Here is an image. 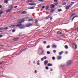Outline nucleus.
Returning a JSON list of instances; mask_svg holds the SVG:
<instances>
[{
    "instance_id": "62",
    "label": "nucleus",
    "mask_w": 78,
    "mask_h": 78,
    "mask_svg": "<svg viewBox=\"0 0 78 78\" xmlns=\"http://www.w3.org/2000/svg\"><path fill=\"white\" fill-rule=\"evenodd\" d=\"M39 62H40L39 60H38L37 61V62H38V63H39Z\"/></svg>"
},
{
    "instance_id": "50",
    "label": "nucleus",
    "mask_w": 78,
    "mask_h": 78,
    "mask_svg": "<svg viewBox=\"0 0 78 78\" xmlns=\"http://www.w3.org/2000/svg\"><path fill=\"white\" fill-rule=\"evenodd\" d=\"M2 37H3V35H0V38Z\"/></svg>"
},
{
    "instance_id": "53",
    "label": "nucleus",
    "mask_w": 78,
    "mask_h": 78,
    "mask_svg": "<svg viewBox=\"0 0 78 78\" xmlns=\"http://www.w3.org/2000/svg\"><path fill=\"white\" fill-rule=\"evenodd\" d=\"M41 61H44V58H42L41 59Z\"/></svg>"
},
{
    "instance_id": "23",
    "label": "nucleus",
    "mask_w": 78,
    "mask_h": 78,
    "mask_svg": "<svg viewBox=\"0 0 78 78\" xmlns=\"http://www.w3.org/2000/svg\"><path fill=\"white\" fill-rule=\"evenodd\" d=\"M63 53H64V51H61V52H60L59 53V55H62V54Z\"/></svg>"
},
{
    "instance_id": "36",
    "label": "nucleus",
    "mask_w": 78,
    "mask_h": 78,
    "mask_svg": "<svg viewBox=\"0 0 78 78\" xmlns=\"http://www.w3.org/2000/svg\"><path fill=\"white\" fill-rule=\"evenodd\" d=\"M45 69H46V70H48V66H46L45 68Z\"/></svg>"
},
{
    "instance_id": "20",
    "label": "nucleus",
    "mask_w": 78,
    "mask_h": 78,
    "mask_svg": "<svg viewBox=\"0 0 78 78\" xmlns=\"http://www.w3.org/2000/svg\"><path fill=\"white\" fill-rule=\"evenodd\" d=\"M38 7H39V8H41L42 7V5L41 4H39L37 5Z\"/></svg>"
},
{
    "instance_id": "40",
    "label": "nucleus",
    "mask_w": 78,
    "mask_h": 78,
    "mask_svg": "<svg viewBox=\"0 0 78 78\" xmlns=\"http://www.w3.org/2000/svg\"><path fill=\"white\" fill-rule=\"evenodd\" d=\"M52 59L53 60H55V57H52Z\"/></svg>"
},
{
    "instance_id": "34",
    "label": "nucleus",
    "mask_w": 78,
    "mask_h": 78,
    "mask_svg": "<svg viewBox=\"0 0 78 78\" xmlns=\"http://www.w3.org/2000/svg\"><path fill=\"white\" fill-rule=\"evenodd\" d=\"M50 47V45H48L47 47L46 48H49Z\"/></svg>"
},
{
    "instance_id": "31",
    "label": "nucleus",
    "mask_w": 78,
    "mask_h": 78,
    "mask_svg": "<svg viewBox=\"0 0 78 78\" xmlns=\"http://www.w3.org/2000/svg\"><path fill=\"white\" fill-rule=\"evenodd\" d=\"M3 11H0V14H2L3 13Z\"/></svg>"
},
{
    "instance_id": "54",
    "label": "nucleus",
    "mask_w": 78,
    "mask_h": 78,
    "mask_svg": "<svg viewBox=\"0 0 78 78\" xmlns=\"http://www.w3.org/2000/svg\"><path fill=\"white\" fill-rule=\"evenodd\" d=\"M2 63H3V62H0V64H2Z\"/></svg>"
},
{
    "instance_id": "18",
    "label": "nucleus",
    "mask_w": 78,
    "mask_h": 78,
    "mask_svg": "<svg viewBox=\"0 0 78 78\" xmlns=\"http://www.w3.org/2000/svg\"><path fill=\"white\" fill-rule=\"evenodd\" d=\"M75 17H77V16H75L73 17L72 20V21H73V19H75Z\"/></svg>"
},
{
    "instance_id": "2",
    "label": "nucleus",
    "mask_w": 78,
    "mask_h": 78,
    "mask_svg": "<svg viewBox=\"0 0 78 78\" xmlns=\"http://www.w3.org/2000/svg\"><path fill=\"white\" fill-rule=\"evenodd\" d=\"M17 27H19L20 29H23L25 28V25L23 24L22 26V24H18L16 26Z\"/></svg>"
},
{
    "instance_id": "60",
    "label": "nucleus",
    "mask_w": 78,
    "mask_h": 78,
    "mask_svg": "<svg viewBox=\"0 0 78 78\" xmlns=\"http://www.w3.org/2000/svg\"><path fill=\"white\" fill-rule=\"evenodd\" d=\"M51 71L52 72V71H53V69H51Z\"/></svg>"
},
{
    "instance_id": "37",
    "label": "nucleus",
    "mask_w": 78,
    "mask_h": 78,
    "mask_svg": "<svg viewBox=\"0 0 78 78\" xmlns=\"http://www.w3.org/2000/svg\"><path fill=\"white\" fill-rule=\"evenodd\" d=\"M54 2H55L56 3H57V2H58V0H55L54 1Z\"/></svg>"
},
{
    "instance_id": "47",
    "label": "nucleus",
    "mask_w": 78,
    "mask_h": 78,
    "mask_svg": "<svg viewBox=\"0 0 78 78\" xmlns=\"http://www.w3.org/2000/svg\"><path fill=\"white\" fill-rule=\"evenodd\" d=\"M15 31H16V30H12V32L13 33H14V32H15Z\"/></svg>"
},
{
    "instance_id": "25",
    "label": "nucleus",
    "mask_w": 78,
    "mask_h": 78,
    "mask_svg": "<svg viewBox=\"0 0 78 78\" xmlns=\"http://www.w3.org/2000/svg\"><path fill=\"white\" fill-rule=\"evenodd\" d=\"M65 48L66 49H68V47L67 45H65Z\"/></svg>"
},
{
    "instance_id": "32",
    "label": "nucleus",
    "mask_w": 78,
    "mask_h": 78,
    "mask_svg": "<svg viewBox=\"0 0 78 78\" xmlns=\"http://www.w3.org/2000/svg\"><path fill=\"white\" fill-rule=\"evenodd\" d=\"M47 53L48 54H50V51H47Z\"/></svg>"
},
{
    "instance_id": "17",
    "label": "nucleus",
    "mask_w": 78,
    "mask_h": 78,
    "mask_svg": "<svg viewBox=\"0 0 78 78\" xmlns=\"http://www.w3.org/2000/svg\"><path fill=\"white\" fill-rule=\"evenodd\" d=\"M19 40V38H15L14 39V41H18Z\"/></svg>"
},
{
    "instance_id": "35",
    "label": "nucleus",
    "mask_w": 78,
    "mask_h": 78,
    "mask_svg": "<svg viewBox=\"0 0 78 78\" xmlns=\"http://www.w3.org/2000/svg\"><path fill=\"white\" fill-rule=\"evenodd\" d=\"M75 30L77 31V32H78V27H77L76 29H75Z\"/></svg>"
},
{
    "instance_id": "19",
    "label": "nucleus",
    "mask_w": 78,
    "mask_h": 78,
    "mask_svg": "<svg viewBox=\"0 0 78 78\" xmlns=\"http://www.w3.org/2000/svg\"><path fill=\"white\" fill-rule=\"evenodd\" d=\"M14 27H15V26L14 25H12L10 26V28H14Z\"/></svg>"
},
{
    "instance_id": "16",
    "label": "nucleus",
    "mask_w": 78,
    "mask_h": 78,
    "mask_svg": "<svg viewBox=\"0 0 78 78\" xmlns=\"http://www.w3.org/2000/svg\"><path fill=\"white\" fill-rule=\"evenodd\" d=\"M57 34H62V33L60 31H58L57 32Z\"/></svg>"
},
{
    "instance_id": "42",
    "label": "nucleus",
    "mask_w": 78,
    "mask_h": 78,
    "mask_svg": "<svg viewBox=\"0 0 78 78\" xmlns=\"http://www.w3.org/2000/svg\"><path fill=\"white\" fill-rule=\"evenodd\" d=\"M29 9H34V8L33 7H31L29 8Z\"/></svg>"
},
{
    "instance_id": "30",
    "label": "nucleus",
    "mask_w": 78,
    "mask_h": 78,
    "mask_svg": "<svg viewBox=\"0 0 78 78\" xmlns=\"http://www.w3.org/2000/svg\"><path fill=\"white\" fill-rule=\"evenodd\" d=\"M75 49H76L77 48V45L76 44H75Z\"/></svg>"
},
{
    "instance_id": "8",
    "label": "nucleus",
    "mask_w": 78,
    "mask_h": 78,
    "mask_svg": "<svg viewBox=\"0 0 78 78\" xmlns=\"http://www.w3.org/2000/svg\"><path fill=\"white\" fill-rule=\"evenodd\" d=\"M27 12L26 11H24L21 12V13L23 14H27Z\"/></svg>"
},
{
    "instance_id": "56",
    "label": "nucleus",
    "mask_w": 78,
    "mask_h": 78,
    "mask_svg": "<svg viewBox=\"0 0 78 78\" xmlns=\"http://www.w3.org/2000/svg\"><path fill=\"white\" fill-rule=\"evenodd\" d=\"M53 19V18L52 17H50V20H52Z\"/></svg>"
},
{
    "instance_id": "5",
    "label": "nucleus",
    "mask_w": 78,
    "mask_h": 78,
    "mask_svg": "<svg viewBox=\"0 0 78 78\" xmlns=\"http://www.w3.org/2000/svg\"><path fill=\"white\" fill-rule=\"evenodd\" d=\"M67 64L68 65H70L72 64V61L70 60L69 61H68L67 62Z\"/></svg>"
},
{
    "instance_id": "46",
    "label": "nucleus",
    "mask_w": 78,
    "mask_h": 78,
    "mask_svg": "<svg viewBox=\"0 0 78 78\" xmlns=\"http://www.w3.org/2000/svg\"><path fill=\"white\" fill-rule=\"evenodd\" d=\"M26 50V48H25L21 52H22V51H24V50Z\"/></svg>"
},
{
    "instance_id": "61",
    "label": "nucleus",
    "mask_w": 78,
    "mask_h": 78,
    "mask_svg": "<svg viewBox=\"0 0 78 78\" xmlns=\"http://www.w3.org/2000/svg\"><path fill=\"white\" fill-rule=\"evenodd\" d=\"M2 6L1 5H0V9L1 8H2Z\"/></svg>"
},
{
    "instance_id": "63",
    "label": "nucleus",
    "mask_w": 78,
    "mask_h": 78,
    "mask_svg": "<svg viewBox=\"0 0 78 78\" xmlns=\"http://www.w3.org/2000/svg\"><path fill=\"white\" fill-rule=\"evenodd\" d=\"M73 45H76V44H75V43H73Z\"/></svg>"
},
{
    "instance_id": "57",
    "label": "nucleus",
    "mask_w": 78,
    "mask_h": 78,
    "mask_svg": "<svg viewBox=\"0 0 78 78\" xmlns=\"http://www.w3.org/2000/svg\"><path fill=\"white\" fill-rule=\"evenodd\" d=\"M61 36H62V37H63L64 36V35L63 34L61 35Z\"/></svg>"
},
{
    "instance_id": "51",
    "label": "nucleus",
    "mask_w": 78,
    "mask_h": 78,
    "mask_svg": "<svg viewBox=\"0 0 78 78\" xmlns=\"http://www.w3.org/2000/svg\"><path fill=\"white\" fill-rule=\"evenodd\" d=\"M42 8H43V9H44V8H45V6H43L42 7Z\"/></svg>"
},
{
    "instance_id": "38",
    "label": "nucleus",
    "mask_w": 78,
    "mask_h": 78,
    "mask_svg": "<svg viewBox=\"0 0 78 78\" xmlns=\"http://www.w3.org/2000/svg\"><path fill=\"white\" fill-rule=\"evenodd\" d=\"M75 13H74L73 14H72L71 16H74V15H75Z\"/></svg>"
},
{
    "instance_id": "21",
    "label": "nucleus",
    "mask_w": 78,
    "mask_h": 78,
    "mask_svg": "<svg viewBox=\"0 0 78 78\" xmlns=\"http://www.w3.org/2000/svg\"><path fill=\"white\" fill-rule=\"evenodd\" d=\"M32 21H33V19H29L28 20L29 22H32Z\"/></svg>"
},
{
    "instance_id": "59",
    "label": "nucleus",
    "mask_w": 78,
    "mask_h": 78,
    "mask_svg": "<svg viewBox=\"0 0 78 78\" xmlns=\"http://www.w3.org/2000/svg\"><path fill=\"white\" fill-rule=\"evenodd\" d=\"M17 7V6H16L14 7V8H16Z\"/></svg>"
},
{
    "instance_id": "55",
    "label": "nucleus",
    "mask_w": 78,
    "mask_h": 78,
    "mask_svg": "<svg viewBox=\"0 0 78 78\" xmlns=\"http://www.w3.org/2000/svg\"><path fill=\"white\" fill-rule=\"evenodd\" d=\"M37 65H38V66H39L40 65L39 63H37Z\"/></svg>"
},
{
    "instance_id": "48",
    "label": "nucleus",
    "mask_w": 78,
    "mask_h": 78,
    "mask_svg": "<svg viewBox=\"0 0 78 78\" xmlns=\"http://www.w3.org/2000/svg\"><path fill=\"white\" fill-rule=\"evenodd\" d=\"M55 11L54 10H52L51 11V12H54Z\"/></svg>"
},
{
    "instance_id": "49",
    "label": "nucleus",
    "mask_w": 78,
    "mask_h": 78,
    "mask_svg": "<svg viewBox=\"0 0 78 78\" xmlns=\"http://www.w3.org/2000/svg\"><path fill=\"white\" fill-rule=\"evenodd\" d=\"M37 71L36 70H35V71L34 73H37Z\"/></svg>"
},
{
    "instance_id": "64",
    "label": "nucleus",
    "mask_w": 78,
    "mask_h": 78,
    "mask_svg": "<svg viewBox=\"0 0 78 78\" xmlns=\"http://www.w3.org/2000/svg\"><path fill=\"white\" fill-rule=\"evenodd\" d=\"M66 54H67V53H68V52H66Z\"/></svg>"
},
{
    "instance_id": "24",
    "label": "nucleus",
    "mask_w": 78,
    "mask_h": 78,
    "mask_svg": "<svg viewBox=\"0 0 78 78\" xmlns=\"http://www.w3.org/2000/svg\"><path fill=\"white\" fill-rule=\"evenodd\" d=\"M54 4L55 5V6H58V3L56 2V3H54Z\"/></svg>"
},
{
    "instance_id": "45",
    "label": "nucleus",
    "mask_w": 78,
    "mask_h": 78,
    "mask_svg": "<svg viewBox=\"0 0 78 78\" xmlns=\"http://www.w3.org/2000/svg\"><path fill=\"white\" fill-rule=\"evenodd\" d=\"M38 22H39V21H38L37 20H36L35 21V23H38Z\"/></svg>"
},
{
    "instance_id": "6",
    "label": "nucleus",
    "mask_w": 78,
    "mask_h": 78,
    "mask_svg": "<svg viewBox=\"0 0 78 78\" xmlns=\"http://www.w3.org/2000/svg\"><path fill=\"white\" fill-rule=\"evenodd\" d=\"M74 3H75V2H71V4H70L68 5L69 7V8H70V7H71V6H72V5H73V4H74Z\"/></svg>"
},
{
    "instance_id": "26",
    "label": "nucleus",
    "mask_w": 78,
    "mask_h": 78,
    "mask_svg": "<svg viewBox=\"0 0 78 78\" xmlns=\"http://www.w3.org/2000/svg\"><path fill=\"white\" fill-rule=\"evenodd\" d=\"M53 48H56L57 47L55 45H54L53 46Z\"/></svg>"
},
{
    "instance_id": "11",
    "label": "nucleus",
    "mask_w": 78,
    "mask_h": 78,
    "mask_svg": "<svg viewBox=\"0 0 78 78\" xmlns=\"http://www.w3.org/2000/svg\"><path fill=\"white\" fill-rule=\"evenodd\" d=\"M9 7L10 9H12L14 7V6L12 5H10Z\"/></svg>"
},
{
    "instance_id": "9",
    "label": "nucleus",
    "mask_w": 78,
    "mask_h": 78,
    "mask_svg": "<svg viewBox=\"0 0 78 78\" xmlns=\"http://www.w3.org/2000/svg\"><path fill=\"white\" fill-rule=\"evenodd\" d=\"M58 60H59L60 59H61V57L60 56H58Z\"/></svg>"
},
{
    "instance_id": "13",
    "label": "nucleus",
    "mask_w": 78,
    "mask_h": 78,
    "mask_svg": "<svg viewBox=\"0 0 78 78\" xmlns=\"http://www.w3.org/2000/svg\"><path fill=\"white\" fill-rule=\"evenodd\" d=\"M29 5H30V6H34L36 5L35 4H29Z\"/></svg>"
},
{
    "instance_id": "58",
    "label": "nucleus",
    "mask_w": 78,
    "mask_h": 78,
    "mask_svg": "<svg viewBox=\"0 0 78 78\" xmlns=\"http://www.w3.org/2000/svg\"><path fill=\"white\" fill-rule=\"evenodd\" d=\"M3 45H2V44H1L0 45V47H2V46H3Z\"/></svg>"
},
{
    "instance_id": "3",
    "label": "nucleus",
    "mask_w": 78,
    "mask_h": 78,
    "mask_svg": "<svg viewBox=\"0 0 78 78\" xmlns=\"http://www.w3.org/2000/svg\"><path fill=\"white\" fill-rule=\"evenodd\" d=\"M33 25L31 24V23H28L26 25V27H32Z\"/></svg>"
},
{
    "instance_id": "44",
    "label": "nucleus",
    "mask_w": 78,
    "mask_h": 78,
    "mask_svg": "<svg viewBox=\"0 0 78 78\" xmlns=\"http://www.w3.org/2000/svg\"><path fill=\"white\" fill-rule=\"evenodd\" d=\"M3 27H2V28H0V30H3Z\"/></svg>"
},
{
    "instance_id": "39",
    "label": "nucleus",
    "mask_w": 78,
    "mask_h": 78,
    "mask_svg": "<svg viewBox=\"0 0 78 78\" xmlns=\"http://www.w3.org/2000/svg\"><path fill=\"white\" fill-rule=\"evenodd\" d=\"M44 59H47V57L46 56H44L43 57Z\"/></svg>"
},
{
    "instance_id": "15",
    "label": "nucleus",
    "mask_w": 78,
    "mask_h": 78,
    "mask_svg": "<svg viewBox=\"0 0 78 78\" xmlns=\"http://www.w3.org/2000/svg\"><path fill=\"white\" fill-rule=\"evenodd\" d=\"M47 66H48L50 67V66H53V64L49 63L47 65Z\"/></svg>"
},
{
    "instance_id": "22",
    "label": "nucleus",
    "mask_w": 78,
    "mask_h": 78,
    "mask_svg": "<svg viewBox=\"0 0 78 78\" xmlns=\"http://www.w3.org/2000/svg\"><path fill=\"white\" fill-rule=\"evenodd\" d=\"M8 28L7 27H5L4 28H3V30H8Z\"/></svg>"
},
{
    "instance_id": "28",
    "label": "nucleus",
    "mask_w": 78,
    "mask_h": 78,
    "mask_svg": "<svg viewBox=\"0 0 78 78\" xmlns=\"http://www.w3.org/2000/svg\"><path fill=\"white\" fill-rule=\"evenodd\" d=\"M38 1L40 2H44V0H38Z\"/></svg>"
},
{
    "instance_id": "52",
    "label": "nucleus",
    "mask_w": 78,
    "mask_h": 78,
    "mask_svg": "<svg viewBox=\"0 0 78 78\" xmlns=\"http://www.w3.org/2000/svg\"><path fill=\"white\" fill-rule=\"evenodd\" d=\"M56 51L55 50H54L53 51V52H54V53H55Z\"/></svg>"
},
{
    "instance_id": "33",
    "label": "nucleus",
    "mask_w": 78,
    "mask_h": 78,
    "mask_svg": "<svg viewBox=\"0 0 78 78\" xmlns=\"http://www.w3.org/2000/svg\"><path fill=\"white\" fill-rule=\"evenodd\" d=\"M66 2H64L62 4V5H66Z\"/></svg>"
},
{
    "instance_id": "14",
    "label": "nucleus",
    "mask_w": 78,
    "mask_h": 78,
    "mask_svg": "<svg viewBox=\"0 0 78 78\" xmlns=\"http://www.w3.org/2000/svg\"><path fill=\"white\" fill-rule=\"evenodd\" d=\"M4 3H6V4H7V3H8V0H5L4 1Z\"/></svg>"
},
{
    "instance_id": "12",
    "label": "nucleus",
    "mask_w": 78,
    "mask_h": 78,
    "mask_svg": "<svg viewBox=\"0 0 78 78\" xmlns=\"http://www.w3.org/2000/svg\"><path fill=\"white\" fill-rule=\"evenodd\" d=\"M50 17H51V16L50 15H49L48 16L45 17V18H46V19H49Z\"/></svg>"
},
{
    "instance_id": "41",
    "label": "nucleus",
    "mask_w": 78,
    "mask_h": 78,
    "mask_svg": "<svg viewBox=\"0 0 78 78\" xmlns=\"http://www.w3.org/2000/svg\"><path fill=\"white\" fill-rule=\"evenodd\" d=\"M45 9H46V10H47V9H48V7H46L45 8Z\"/></svg>"
},
{
    "instance_id": "4",
    "label": "nucleus",
    "mask_w": 78,
    "mask_h": 78,
    "mask_svg": "<svg viewBox=\"0 0 78 78\" xmlns=\"http://www.w3.org/2000/svg\"><path fill=\"white\" fill-rule=\"evenodd\" d=\"M50 7L51 9H53L55 7V6L54 4H51L50 5Z\"/></svg>"
},
{
    "instance_id": "10",
    "label": "nucleus",
    "mask_w": 78,
    "mask_h": 78,
    "mask_svg": "<svg viewBox=\"0 0 78 78\" xmlns=\"http://www.w3.org/2000/svg\"><path fill=\"white\" fill-rule=\"evenodd\" d=\"M11 9H8L7 10H6V12H11Z\"/></svg>"
},
{
    "instance_id": "7",
    "label": "nucleus",
    "mask_w": 78,
    "mask_h": 78,
    "mask_svg": "<svg viewBox=\"0 0 78 78\" xmlns=\"http://www.w3.org/2000/svg\"><path fill=\"white\" fill-rule=\"evenodd\" d=\"M48 61H47V60H45V61H44V64L45 65H46V64H48Z\"/></svg>"
},
{
    "instance_id": "29",
    "label": "nucleus",
    "mask_w": 78,
    "mask_h": 78,
    "mask_svg": "<svg viewBox=\"0 0 78 78\" xmlns=\"http://www.w3.org/2000/svg\"><path fill=\"white\" fill-rule=\"evenodd\" d=\"M58 12H61V11H62V9H60L58 10Z\"/></svg>"
},
{
    "instance_id": "43",
    "label": "nucleus",
    "mask_w": 78,
    "mask_h": 78,
    "mask_svg": "<svg viewBox=\"0 0 78 78\" xmlns=\"http://www.w3.org/2000/svg\"><path fill=\"white\" fill-rule=\"evenodd\" d=\"M43 43L44 44H46V43H47V42H46V41H44Z\"/></svg>"
},
{
    "instance_id": "27",
    "label": "nucleus",
    "mask_w": 78,
    "mask_h": 78,
    "mask_svg": "<svg viewBox=\"0 0 78 78\" xmlns=\"http://www.w3.org/2000/svg\"><path fill=\"white\" fill-rule=\"evenodd\" d=\"M69 8L70 7H69V6H67L66 7V9H69Z\"/></svg>"
},
{
    "instance_id": "1",
    "label": "nucleus",
    "mask_w": 78,
    "mask_h": 78,
    "mask_svg": "<svg viewBox=\"0 0 78 78\" xmlns=\"http://www.w3.org/2000/svg\"><path fill=\"white\" fill-rule=\"evenodd\" d=\"M29 19V17L27 16L25 17H24L23 19L19 20H18V22H19V23L20 24V23H23L25 22V21H24L25 19Z\"/></svg>"
}]
</instances>
